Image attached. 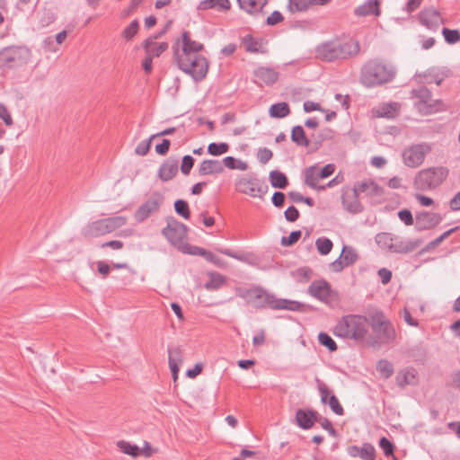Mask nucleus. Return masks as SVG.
<instances>
[{
	"label": "nucleus",
	"mask_w": 460,
	"mask_h": 460,
	"mask_svg": "<svg viewBox=\"0 0 460 460\" xmlns=\"http://www.w3.org/2000/svg\"><path fill=\"white\" fill-rule=\"evenodd\" d=\"M327 403L335 414L340 416L344 414V409L335 395H331Z\"/></svg>",
	"instance_id": "56"
},
{
	"label": "nucleus",
	"mask_w": 460,
	"mask_h": 460,
	"mask_svg": "<svg viewBox=\"0 0 460 460\" xmlns=\"http://www.w3.org/2000/svg\"><path fill=\"white\" fill-rule=\"evenodd\" d=\"M164 199V197L160 192H153L150 198L136 210V220L137 222L146 220L152 213L159 209Z\"/></svg>",
	"instance_id": "15"
},
{
	"label": "nucleus",
	"mask_w": 460,
	"mask_h": 460,
	"mask_svg": "<svg viewBox=\"0 0 460 460\" xmlns=\"http://www.w3.org/2000/svg\"><path fill=\"white\" fill-rule=\"evenodd\" d=\"M285 194L280 191H276L273 193L271 201L272 204L277 208H282L285 203Z\"/></svg>",
	"instance_id": "64"
},
{
	"label": "nucleus",
	"mask_w": 460,
	"mask_h": 460,
	"mask_svg": "<svg viewBox=\"0 0 460 460\" xmlns=\"http://www.w3.org/2000/svg\"><path fill=\"white\" fill-rule=\"evenodd\" d=\"M172 131H174V128H171L156 134H153L148 138L143 140L141 144H152L153 142H155V144H171L170 140L164 138V137L172 133Z\"/></svg>",
	"instance_id": "40"
},
{
	"label": "nucleus",
	"mask_w": 460,
	"mask_h": 460,
	"mask_svg": "<svg viewBox=\"0 0 460 460\" xmlns=\"http://www.w3.org/2000/svg\"><path fill=\"white\" fill-rule=\"evenodd\" d=\"M187 226L174 218L167 220V226L162 230V234L173 246L181 247L187 235Z\"/></svg>",
	"instance_id": "12"
},
{
	"label": "nucleus",
	"mask_w": 460,
	"mask_h": 460,
	"mask_svg": "<svg viewBox=\"0 0 460 460\" xmlns=\"http://www.w3.org/2000/svg\"><path fill=\"white\" fill-rule=\"evenodd\" d=\"M457 229V227H454V228H451L447 231H446L445 233H443L442 234H440L438 237H437L436 239H434L432 242H430L426 250H429L431 248H434L436 247L437 245H438L442 241H444L446 238H447L452 233H454L456 230Z\"/></svg>",
	"instance_id": "59"
},
{
	"label": "nucleus",
	"mask_w": 460,
	"mask_h": 460,
	"mask_svg": "<svg viewBox=\"0 0 460 460\" xmlns=\"http://www.w3.org/2000/svg\"><path fill=\"white\" fill-rule=\"evenodd\" d=\"M420 22L429 30L436 31L443 21L439 12L437 9L433 7H428L424 8L420 13Z\"/></svg>",
	"instance_id": "18"
},
{
	"label": "nucleus",
	"mask_w": 460,
	"mask_h": 460,
	"mask_svg": "<svg viewBox=\"0 0 460 460\" xmlns=\"http://www.w3.org/2000/svg\"><path fill=\"white\" fill-rule=\"evenodd\" d=\"M241 43L243 45L246 52L261 54L268 52L266 41L261 37L255 38L252 34H247L241 39Z\"/></svg>",
	"instance_id": "21"
},
{
	"label": "nucleus",
	"mask_w": 460,
	"mask_h": 460,
	"mask_svg": "<svg viewBox=\"0 0 460 460\" xmlns=\"http://www.w3.org/2000/svg\"><path fill=\"white\" fill-rule=\"evenodd\" d=\"M333 132L329 128L321 130L318 137L314 134L305 133L302 126H295L291 130V140L296 144H321L325 140L332 139Z\"/></svg>",
	"instance_id": "11"
},
{
	"label": "nucleus",
	"mask_w": 460,
	"mask_h": 460,
	"mask_svg": "<svg viewBox=\"0 0 460 460\" xmlns=\"http://www.w3.org/2000/svg\"><path fill=\"white\" fill-rule=\"evenodd\" d=\"M421 243L420 239H402L394 235L392 252L409 253L416 250Z\"/></svg>",
	"instance_id": "24"
},
{
	"label": "nucleus",
	"mask_w": 460,
	"mask_h": 460,
	"mask_svg": "<svg viewBox=\"0 0 460 460\" xmlns=\"http://www.w3.org/2000/svg\"><path fill=\"white\" fill-rule=\"evenodd\" d=\"M226 281V277L218 272L208 273V280L204 287L207 290H217L222 287Z\"/></svg>",
	"instance_id": "36"
},
{
	"label": "nucleus",
	"mask_w": 460,
	"mask_h": 460,
	"mask_svg": "<svg viewBox=\"0 0 460 460\" xmlns=\"http://www.w3.org/2000/svg\"><path fill=\"white\" fill-rule=\"evenodd\" d=\"M284 20L282 13L279 11H274L266 19V23L269 26H274Z\"/></svg>",
	"instance_id": "61"
},
{
	"label": "nucleus",
	"mask_w": 460,
	"mask_h": 460,
	"mask_svg": "<svg viewBox=\"0 0 460 460\" xmlns=\"http://www.w3.org/2000/svg\"><path fill=\"white\" fill-rule=\"evenodd\" d=\"M269 179L273 188L285 189L288 185V177L278 170L271 171Z\"/></svg>",
	"instance_id": "37"
},
{
	"label": "nucleus",
	"mask_w": 460,
	"mask_h": 460,
	"mask_svg": "<svg viewBox=\"0 0 460 460\" xmlns=\"http://www.w3.org/2000/svg\"><path fill=\"white\" fill-rule=\"evenodd\" d=\"M241 9L255 17L263 16V8L269 3V0H237Z\"/></svg>",
	"instance_id": "26"
},
{
	"label": "nucleus",
	"mask_w": 460,
	"mask_h": 460,
	"mask_svg": "<svg viewBox=\"0 0 460 460\" xmlns=\"http://www.w3.org/2000/svg\"><path fill=\"white\" fill-rule=\"evenodd\" d=\"M369 320L360 314H347L341 317L333 329L337 337L367 345Z\"/></svg>",
	"instance_id": "3"
},
{
	"label": "nucleus",
	"mask_w": 460,
	"mask_h": 460,
	"mask_svg": "<svg viewBox=\"0 0 460 460\" xmlns=\"http://www.w3.org/2000/svg\"><path fill=\"white\" fill-rule=\"evenodd\" d=\"M169 362L181 364L182 363V353L180 347L169 348L168 349Z\"/></svg>",
	"instance_id": "55"
},
{
	"label": "nucleus",
	"mask_w": 460,
	"mask_h": 460,
	"mask_svg": "<svg viewBox=\"0 0 460 460\" xmlns=\"http://www.w3.org/2000/svg\"><path fill=\"white\" fill-rule=\"evenodd\" d=\"M429 152V146H409L402 151V156L406 166L416 168L422 164Z\"/></svg>",
	"instance_id": "13"
},
{
	"label": "nucleus",
	"mask_w": 460,
	"mask_h": 460,
	"mask_svg": "<svg viewBox=\"0 0 460 460\" xmlns=\"http://www.w3.org/2000/svg\"><path fill=\"white\" fill-rule=\"evenodd\" d=\"M448 174L449 170L444 166L420 170L414 178V186L423 191L433 190L447 180Z\"/></svg>",
	"instance_id": "8"
},
{
	"label": "nucleus",
	"mask_w": 460,
	"mask_h": 460,
	"mask_svg": "<svg viewBox=\"0 0 460 460\" xmlns=\"http://www.w3.org/2000/svg\"><path fill=\"white\" fill-rule=\"evenodd\" d=\"M395 382L402 389L407 385H416L419 382L418 372L411 367L401 369L397 372Z\"/></svg>",
	"instance_id": "25"
},
{
	"label": "nucleus",
	"mask_w": 460,
	"mask_h": 460,
	"mask_svg": "<svg viewBox=\"0 0 460 460\" xmlns=\"http://www.w3.org/2000/svg\"><path fill=\"white\" fill-rule=\"evenodd\" d=\"M396 71L391 65L378 59H371L361 67L359 82L367 88H372L391 82Z\"/></svg>",
	"instance_id": "4"
},
{
	"label": "nucleus",
	"mask_w": 460,
	"mask_h": 460,
	"mask_svg": "<svg viewBox=\"0 0 460 460\" xmlns=\"http://www.w3.org/2000/svg\"><path fill=\"white\" fill-rule=\"evenodd\" d=\"M235 294L237 296L244 299L247 304L258 309L270 307L273 310L305 312L306 307L305 304L296 300L277 298L261 287L252 288H236Z\"/></svg>",
	"instance_id": "1"
},
{
	"label": "nucleus",
	"mask_w": 460,
	"mask_h": 460,
	"mask_svg": "<svg viewBox=\"0 0 460 460\" xmlns=\"http://www.w3.org/2000/svg\"><path fill=\"white\" fill-rule=\"evenodd\" d=\"M340 257L347 267L353 265L358 259L356 250L348 245H344Z\"/></svg>",
	"instance_id": "38"
},
{
	"label": "nucleus",
	"mask_w": 460,
	"mask_h": 460,
	"mask_svg": "<svg viewBox=\"0 0 460 460\" xmlns=\"http://www.w3.org/2000/svg\"><path fill=\"white\" fill-rule=\"evenodd\" d=\"M174 58L178 67L187 75H190L195 81L202 80L208 69V62L203 56L180 55L176 50Z\"/></svg>",
	"instance_id": "7"
},
{
	"label": "nucleus",
	"mask_w": 460,
	"mask_h": 460,
	"mask_svg": "<svg viewBox=\"0 0 460 460\" xmlns=\"http://www.w3.org/2000/svg\"><path fill=\"white\" fill-rule=\"evenodd\" d=\"M308 293L316 299L326 303L330 299L331 285L324 279L313 281L308 288Z\"/></svg>",
	"instance_id": "22"
},
{
	"label": "nucleus",
	"mask_w": 460,
	"mask_h": 460,
	"mask_svg": "<svg viewBox=\"0 0 460 460\" xmlns=\"http://www.w3.org/2000/svg\"><path fill=\"white\" fill-rule=\"evenodd\" d=\"M178 172V163L167 160L159 168L158 176L163 181L172 180Z\"/></svg>",
	"instance_id": "32"
},
{
	"label": "nucleus",
	"mask_w": 460,
	"mask_h": 460,
	"mask_svg": "<svg viewBox=\"0 0 460 460\" xmlns=\"http://www.w3.org/2000/svg\"><path fill=\"white\" fill-rule=\"evenodd\" d=\"M302 232L300 230L292 231L288 236H283L281 244L284 246H292L300 239Z\"/></svg>",
	"instance_id": "53"
},
{
	"label": "nucleus",
	"mask_w": 460,
	"mask_h": 460,
	"mask_svg": "<svg viewBox=\"0 0 460 460\" xmlns=\"http://www.w3.org/2000/svg\"><path fill=\"white\" fill-rule=\"evenodd\" d=\"M217 7L218 10L226 11L231 7L229 0H203L199 5V10H208Z\"/></svg>",
	"instance_id": "34"
},
{
	"label": "nucleus",
	"mask_w": 460,
	"mask_h": 460,
	"mask_svg": "<svg viewBox=\"0 0 460 460\" xmlns=\"http://www.w3.org/2000/svg\"><path fill=\"white\" fill-rule=\"evenodd\" d=\"M272 155L271 150L265 147L260 148L257 153L259 161L263 164H267L272 158Z\"/></svg>",
	"instance_id": "62"
},
{
	"label": "nucleus",
	"mask_w": 460,
	"mask_h": 460,
	"mask_svg": "<svg viewBox=\"0 0 460 460\" xmlns=\"http://www.w3.org/2000/svg\"><path fill=\"white\" fill-rule=\"evenodd\" d=\"M204 46L202 43L192 40L189 37V33L187 31H183L182 33V49L180 55H187V56H201L199 52L203 50Z\"/></svg>",
	"instance_id": "28"
},
{
	"label": "nucleus",
	"mask_w": 460,
	"mask_h": 460,
	"mask_svg": "<svg viewBox=\"0 0 460 460\" xmlns=\"http://www.w3.org/2000/svg\"><path fill=\"white\" fill-rule=\"evenodd\" d=\"M284 216L287 221L295 222L299 217V211L295 206H290L285 210Z\"/></svg>",
	"instance_id": "60"
},
{
	"label": "nucleus",
	"mask_w": 460,
	"mask_h": 460,
	"mask_svg": "<svg viewBox=\"0 0 460 460\" xmlns=\"http://www.w3.org/2000/svg\"><path fill=\"white\" fill-rule=\"evenodd\" d=\"M137 31H138V22L137 20H134L132 21L128 26H127L123 32H122V36L126 39V40H131L137 33Z\"/></svg>",
	"instance_id": "54"
},
{
	"label": "nucleus",
	"mask_w": 460,
	"mask_h": 460,
	"mask_svg": "<svg viewBox=\"0 0 460 460\" xmlns=\"http://www.w3.org/2000/svg\"><path fill=\"white\" fill-rule=\"evenodd\" d=\"M194 164V159L190 155H184L181 161V170L184 175H188Z\"/></svg>",
	"instance_id": "58"
},
{
	"label": "nucleus",
	"mask_w": 460,
	"mask_h": 460,
	"mask_svg": "<svg viewBox=\"0 0 460 460\" xmlns=\"http://www.w3.org/2000/svg\"><path fill=\"white\" fill-rule=\"evenodd\" d=\"M379 447L382 448L385 456H392L394 460H397L394 455V446L387 438L383 437L380 438Z\"/></svg>",
	"instance_id": "50"
},
{
	"label": "nucleus",
	"mask_w": 460,
	"mask_h": 460,
	"mask_svg": "<svg viewBox=\"0 0 460 460\" xmlns=\"http://www.w3.org/2000/svg\"><path fill=\"white\" fill-rule=\"evenodd\" d=\"M126 223L127 217L123 216L98 219L88 223L84 227H83L81 234L84 238L91 240L93 238L112 233L116 229L126 225Z\"/></svg>",
	"instance_id": "6"
},
{
	"label": "nucleus",
	"mask_w": 460,
	"mask_h": 460,
	"mask_svg": "<svg viewBox=\"0 0 460 460\" xmlns=\"http://www.w3.org/2000/svg\"><path fill=\"white\" fill-rule=\"evenodd\" d=\"M175 212L181 216L184 219H188L190 217V211L189 204L183 199H177L174 202Z\"/></svg>",
	"instance_id": "47"
},
{
	"label": "nucleus",
	"mask_w": 460,
	"mask_h": 460,
	"mask_svg": "<svg viewBox=\"0 0 460 460\" xmlns=\"http://www.w3.org/2000/svg\"><path fill=\"white\" fill-rule=\"evenodd\" d=\"M359 50L358 41L352 38H335L319 44L315 49L317 58L326 62L349 59L357 56Z\"/></svg>",
	"instance_id": "2"
},
{
	"label": "nucleus",
	"mask_w": 460,
	"mask_h": 460,
	"mask_svg": "<svg viewBox=\"0 0 460 460\" xmlns=\"http://www.w3.org/2000/svg\"><path fill=\"white\" fill-rule=\"evenodd\" d=\"M442 221L438 213L421 211L416 214L415 227L418 231L432 229Z\"/></svg>",
	"instance_id": "17"
},
{
	"label": "nucleus",
	"mask_w": 460,
	"mask_h": 460,
	"mask_svg": "<svg viewBox=\"0 0 460 460\" xmlns=\"http://www.w3.org/2000/svg\"><path fill=\"white\" fill-rule=\"evenodd\" d=\"M401 104L396 102H382L372 109V114L376 118L394 119L399 116Z\"/></svg>",
	"instance_id": "19"
},
{
	"label": "nucleus",
	"mask_w": 460,
	"mask_h": 460,
	"mask_svg": "<svg viewBox=\"0 0 460 460\" xmlns=\"http://www.w3.org/2000/svg\"><path fill=\"white\" fill-rule=\"evenodd\" d=\"M31 50L24 46H10L0 50V68H15L28 63Z\"/></svg>",
	"instance_id": "10"
},
{
	"label": "nucleus",
	"mask_w": 460,
	"mask_h": 460,
	"mask_svg": "<svg viewBox=\"0 0 460 460\" xmlns=\"http://www.w3.org/2000/svg\"><path fill=\"white\" fill-rule=\"evenodd\" d=\"M355 15L365 17L368 15H380L379 1L367 0L354 10Z\"/></svg>",
	"instance_id": "29"
},
{
	"label": "nucleus",
	"mask_w": 460,
	"mask_h": 460,
	"mask_svg": "<svg viewBox=\"0 0 460 460\" xmlns=\"http://www.w3.org/2000/svg\"><path fill=\"white\" fill-rule=\"evenodd\" d=\"M442 34L445 40L449 44H454L460 40V32L457 30L443 28Z\"/></svg>",
	"instance_id": "51"
},
{
	"label": "nucleus",
	"mask_w": 460,
	"mask_h": 460,
	"mask_svg": "<svg viewBox=\"0 0 460 460\" xmlns=\"http://www.w3.org/2000/svg\"><path fill=\"white\" fill-rule=\"evenodd\" d=\"M370 326L374 335L368 332L367 346L376 347L384 344H390L394 341L395 330L389 320L380 311L371 316Z\"/></svg>",
	"instance_id": "5"
},
{
	"label": "nucleus",
	"mask_w": 460,
	"mask_h": 460,
	"mask_svg": "<svg viewBox=\"0 0 460 460\" xmlns=\"http://www.w3.org/2000/svg\"><path fill=\"white\" fill-rule=\"evenodd\" d=\"M354 187L358 193H365L366 197L369 199H377L384 195V188L379 186L373 180H366L358 181L354 184Z\"/></svg>",
	"instance_id": "20"
},
{
	"label": "nucleus",
	"mask_w": 460,
	"mask_h": 460,
	"mask_svg": "<svg viewBox=\"0 0 460 460\" xmlns=\"http://www.w3.org/2000/svg\"><path fill=\"white\" fill-rule=\"evenodd\" d=\"M223 171V163L218 160H205L200 164L199 170L201 175L221 173Z\"/></svg>",
	"instance_id": "33"
},
{
	"label": "nucleus",
	"mask_w": 460,
	"mask_h": 460,
	"mask_svg": "<svg viewBox=\"0 0 460 460\" xmlns=\"http://www.w3.org/2000/svg\"><path fill=\"white\" fill-rule=\"evenodd\" d=\"M411 98L415 99L414 106L422 114H429L433 110L430 91L426 86H420L411 91Z\"/></svg>",
	"instance_id": "14"
},
{
	"label": "nucleus",
	"mask_w": 460,
	"mask_h": 460,
	"mask_svg": "<svg viewBox=\"0 0 460 460\" xmlns=\"http://www.w3.org/2000/svg\"><path fill=\"white\" fill-rule=\"evenodd\" d=\"M359 193L353 186V188H343L341 195V203L343 208L351 213L358 214L363 211L364 207L359 201Z\"/></svg>",
	"instance_id": "16"
},
{
	"label": "nucleus",
	"mask_w": 460,
	"mask_h": 460,
	"mask_svg": "<svg viewBox=\"0 0 460 460\" xmlns=\"http://www.w3.org/2000/svg\"><path fill=\"white\" fill-rule=\"evenodd\" d=\"M318 411L313 409H298L296 411V421L303 429H310L316 423Z\"/></svg>",
	"instance_id": "23"
},
{
	"label": "nucleus",
	"mask_w": 460,
	"mask_h": 460,
	"mask_svg": "<svg viewBox=\"0 0 460 460\" xmlns=\"http://www.w3.org/2000/svg\"><path fill=\"white\" fill-rule=\"evenodd\" d=\"M253 75L257 81L267 85L274 84L279 79V73L277 71L265 66H261L254 70Z\"/></svg>",
	"instance_id": "30"
},
{
	"label": "nucleus",
	"mask_w": 460,
	"mask_h": 460,
	"mask_svg": "<svg viewBox=\"0 0 460 460\" xmlns=\"http://www.w3.org/2000/svg\"><path fill=\"white\" fill-rule=\"evenodd\" d=\"M318 341L321 345L326 347L330 351H336L338 347L334 340L326 332H320L318 335Z\"/></svg>",
	"instance_id": "48"
},
{
	"label": "nucleus",
	"mask_w": 460,
	"mask_h": 460,
	"mask_svg": "<svg viewBox=\"0 0 460 460\" xmlns=\"http://www.w3.org/2000/svg\"><path fill=\"white\" fill-rule=\"evenodd\" d=\"M310 7V0H288V9L292 13L305 12Z\"/></svg>",
	"instance_id": "41"
},
{
	"label": "nucleus",
	"mask_w": 460,
	"mask_h": 460,
	"mask_svg": "<svg viewBox=\"0 0 460 460\" xmlns=\"http://www.w3.org/2000/svg\"><path fill=\"white\" fill-rule=\"evenodd\" d=\"M376 370L385 379H388L394 374L393 364L387 359H380L376 363Z\"/></svg>",
	"instance_id": "44"
},
{
	"label": "nucleus",
	"mask_w": 460,
	"mask_h": 460,
	"mask_svg": "<svg viewBox=\"0 0 460 460\" xmlns=\"http://www.w3.org/2000/svg\"><path fill=\"white\" fill-rule=\"evenodd\" d=\"M359 457L362 460H375L376 459V449L373 445L365 443L360 447Z\"/></svg>",
	"instance_id": "49"
},
{
	"label": "nucleus",
	"mask_w": 460,
	"mask_h": 460,
	"mask_svg": "<svg viewBox=\"0 0 460 460\" xmlns=\"http://www.w3.org/2000/svg\"><path fill=\"white\" fill-rule=\"evenodd\" d=\"M161 34L162 33H159L158 35H155L154 37H149L144 42V49H146V55L150 56L153 58L159 57L163 52H164L168 49L167 42L158 43L155 41L157 37Z\"/></svg>",
	"instance_id": "27"
},
{
	"label": "nucleus",
	"mask_w": 460,
	"mask_h": 460,
	"mask_svg": "<svg viewBox=\"0 0 460 460\" xmlns=\"http://www.w3.org/2000/svg\"><path fill=\"white\" fill-rule=\"evenodd\" d=\"M317 251L322 255H327L331 252L333 243L327 237H319L315 241Z\"/></svg>",
	"instance_id": "45"
},
{
	"label": "nucleus",
	"mask_w": 460,
	"mask_h": 460,
	"mask_svg": "<svg viewBox=\"0 0 460 460\" xmlns=\"http://www.w3.org/2000/svg\"><path fill=\"white\" fill-rule=\"evenodd\" d=\"M316 385L318 392L321 396V402L323 404H327V402L329 401V398L331 395H333L330 388L327 386L326 384H324L323 381H321L319 378L315 379Z\"/></svg>",
	"instance_id": "46"
},
{
	"label": "nucleus",
	"mask_w": 460,
	"mask_h": 460,
	"mask_svg": "<svg viewBox=\"0 0 460 460\" xmlns=\"http://www.w3.org/2000/svg\"><path fill=\"white\" fill-rule=\"evenodd\" d=\"M290 113L289 105L285 102H277L270 107L269 114L271 118L282 119Z\"/></svg>",
	"instance_id": "35"
},
{
	"label": "nucleus",
	"mask_w": 460,
	"mask_h": 460,
	"mask_svg": "<svg viewBox=\"0 0 460 460\" xmlns=\"http://www.w3.org/2000/svg\"><path fill=\"white\" fill-rule=\"evenodd\" d=\"M425 77L428 84L435 83L437 85H440L443 81V76L436 69L429 70Z\"/></svg>",
	"instance_id": "57"
},
{
	"label": "nucleus",
	"mask_w": 460,
	"mask_h": 460,
	"mask_svg": "<svg viewBox=\"0 0 460 460\" xmlns=\"http://www.w3.org/2000/svg\"><path fill=\"white\" fill-rule=\"evenodd\" d=\"M305 184L316 190H324L326 186L318 185V181L321 179L319 176L318 169L313 165L306 168L304 172Z\"/></svg>",
	"instance_id": "31"
},
{
	"label": "nucleus",
	"mask_w": 460,
	"mask_h": 460,
	"mask_svg": "<svg viewBox=\"0 0 460 460\" xmlns=\"http://www.w3.org/2000/svg\"><path fill=\"white\" fill-rule=\"evenodd\" d=\"M236 192L262 199L269 190L268 185L255 173L242 174L234 180Z\"/></svg>",
	"instance_id": "9"
},
{
	"label": "nucleus",
	"mask_w": 460,
	"mask_h": 460,
	"mask_svg": "<svg viewBox=\"0 0 460 460\" xmlns=\"http://www.w3.org/2000/svg\"><path fill=\"white\" fill-rule=\"evenodd\" d=\"M398 217L402 220L406 226H411L413 224V217L411 212L409 209H402L398 212Z\"/></svg>",
	"instance_id": "63"
},
{
	"label": "nucleus",
	"mask_w": 460,
	"mask_h": 460,
	"mask_svg": "<svg viewBox=\"0 0 460 460\" xmlns=\"http://www.w3.org/2000/svg\"><path fill=\"white\" fill-rule=\"evenodd\" d=\"M117 446L121 452L133 457L141 455V449L137 445H132L129 442L120 440L117 443Z\"/></svg>",
	"instance_id": "42"
},
{
	"label": "nucleus",
	"mask_w": 460,
	"mask_h": 460,
	"mask_svg": "<svg viewBox=\"0 0 460 460\" xmlns=\"http://www.w3.org/2000/svg\"><path fill=\"white\" fill-rule=\"evenodd\" d=\"M223 164L231 170L246 171L248 169V164L240 159H236L233 156H226L222 160Z\"/></svg>",
	"instance_id": "39"
},
{
	"label": "nucleus",
	"mask_w": 460,
	"mask_h": 460,
	"mask_svg": "<svg viewBox=\"0 0 460 460\" xmlns=\"http://www.w3.org/2000/svg\"><path fill=\"white\" fill-rule=\"evenodd\" d=\"M394 235L389 233H380L376 236V243L385 249L392 252Z\"/></svg>",
	"instance_id": "43"
},
{
	"label": "nucleus",
	"mask_w": 460,
	"mask_h": 460,
	"mask_svg": "<svg viewBox=\"0 0 460 460\" xmlns=\"http://www.w3.org/2000/svg\"><path fill=\"white\" fill-rule=\"evenodd\" d=\"M181 251L188 254L199 255V256H202L204 258L207 256V253L208 252L204 248L195 246V245H190V244L181 246Z\"/></svg>",
	"instance_id": "52"
}]
</instances>
